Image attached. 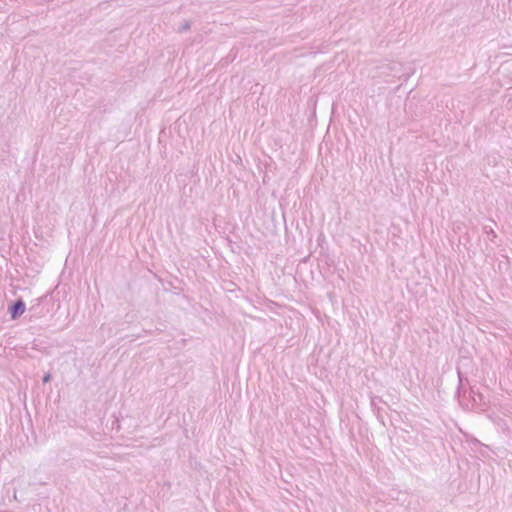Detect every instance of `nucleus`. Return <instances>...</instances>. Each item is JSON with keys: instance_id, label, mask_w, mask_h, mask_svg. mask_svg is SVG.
I'll return each instance as SVG.
<instances>
[{"instance_id": "obj_2", "label": "nucleus", "mask_w": 512, "mask_h": 512, "mask_svg": "<svg viewBox=\"0 0 512 512\" xmlns=\"http://www.w3.org/2000/svg\"><path fill=\"white\" fill-rule=\"evenodd\" d=\"M51 380V375L50 373H47L44 377H43V383H48L50 382Z\"/></svg>"}, {"instance_id": "obj_1", "label": "nucleus", "mask_w": 512, "mask_h": 512, "mask_svg": "<svg viewBox=\"0 0 512 512\" xmlns=\"http://www.w3.org/2000/svg\"><path fill=\"white\" fill-rule=\"evenodd\" d=\"M24 311V302L22 300H18L10 309L11 318L16 319L18 316L22 315Z\"/></svg>"}]
</instances>
